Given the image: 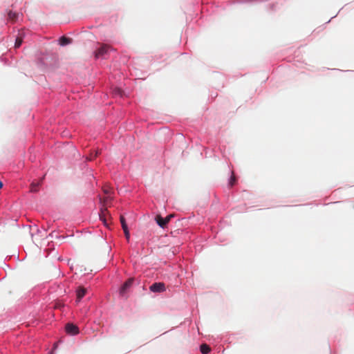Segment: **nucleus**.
<instances>
[{
  "mask_svg": "<svg viewBox=\"0 0 354 354\" xmlns=\"http://www.w3.org/2000/svg\"><path fill=\"white\" fill-rule=\"evenodd\" d=\"M193 268H194V270H196V266H194Z\"/></svg>",
  "mask_w": 354,
  "mask_h": 354,
  "instance_id": "obj_35",
  "label": "nucleus"
},
{
  "mask_svg": "<svg viewBox=\"0 0 354 354\" xmlns=\"http://www.w3.org/2000/svg\"><path fill=\"white\" fill-rule=\"evenodd\" d=\"M120 223L122 225V230L128 228L125 218L123 216H120Z\"/></svg>",
  "mask_w": 354,
  "mask_h": 354,
  "instance_id": "obj_18",
  "label": "nucleus"
},
{
  "mask_svg": "<svg viewBox=\"0 0 354 354\" xmlns=\"http://www.w3.org/2000/svg\"><path fill=\"white\" fill-rule=\"evenodd\" d=\"M22 44V39L20 37H17L15 41V47L19 48Z\"/></svg>",
  "mask_w": 354,
  "mask_h": 354,
  "instance_id": "obj_19",
  "label": "nucleus"
},
{
  "mask_svg": "<svg viewBox=\"0 0 354 354\" xmlns=\"http://www.w3.org/2000/svg\"><path fill=\"white\" fill-rule=\"evenodd\" d=\"M328 349L330 351V354H332V351H331V348H330V343L328 344Z\"/></svg>",
  "mask_w": 354,
  "mask_h": 354,
  "instance_id": "obj_27",
  "label": "nucleus"
},
{
  "mask_svg": "<svg viewBox=\"0 0 354 354\" xmlns=\"http://www.w3.org/2000/svg\"><path fill=\"white\" fill-rule=\"evenodd\" d=\"M80 300H81L80 297H79V300H77V302H80Z\"/></svg>",
  "mask_w": 354,
  "mask_h": 354,
  "instance_id": "obj_36",
  "label": "nucleus"
},
{
  "mask_svg": "<svg viewBox=\"0 0 354 354\" xmlns=\"http://www.w3.org/2000/svg\"><path fill=\"white\" fill-rule=\"evenodd\" d=\"M240 337H241V333L240 332L232 333H226L225 334L217 335L216 337H214L213 340L216 344L220 343L232 344L235 339H238Z\"/></svg>",
  "mask_w": 354,
  "mask_h": 354,
  "instance_id": "obj_2",
  "label": "nucleus"
},
{
  "mask_svg": "<svg viewBox=\"0 0 354 354\" xmlns=\"http://www.w3.org/2000/svg\"><path fill=\"white\" fill-rule=\"evenodd\" d=\"M149 291L153 293H161L166 291V287L162 282H155L149 286Z\"/></svg>",
  "mask_w": 354,
  "mask_h": 354,
  "instance_id": "obj_6",
  "label": "nucleus"
},
{
  "mask_svg": "<svg viewBox=\"0 0 354 354\" xmlns=\"http://www.w3.org/2000/svg\"><path fill=\"white\" fill-rule=\"evenodd\" d=\"M193 268H194V270H196V266H194Z\"/></svg>",
  "mask_w": 354,
  "mask_h": 354,
  "instance_id": "obj_34",
  "label": "nucleus"
},
{
  "mask_svg": "<svg viewBox=\"0 0 354 354\" xmlns=\"http://www.w3.org/2000/svg\"><path fill=\"white\" fill-rule=\"evenodd\" d=\"M7 272L4 267H0V281L6 278Z\"/></svg>",
  "mask_w": 354,
  "mask_h": 354,
  "instance_id": "obj_14",
  "label": "nucleus"
},
{
  "mask_svg": "<svg viewBox=\"0 0 354 354\" xmlns=\"http://www.w3.org/2000/svg\"><path fill=\"white\" fill-rule=\"evenodd\" d=\"M85 291L84 290H81V292L78 294V296L80 297L81 299H83L84 297Z\"/></svg>",
  "mask_w": 354,
  "mask_h": 354,
  "instance_id": "obj_21",
  "label": "nucleus"
},
{
  "mask_svg": "<svg viewBox=\"0 0 354 354\" xmlns=\"http://www.w3.org/2000/svg\"><path fill=\"white\" fill-rule=\"evenodd\" d=\"M71 43V39L68 38L65 36H62L59 39V44L62 46H66Z\"/></svg>",
  "mask_w": 354,
  "mask_h": 354,
  "instance_id": "obj_12",
  "label": "nucleus"
},
{
  "mask_svg": "<svg viewBox=\"0 0 354 354\" xmlns=\"http://www.w3.org/2000/svg\"><path fill=\"white\" fill-rule=\"evenodd\" d=\"M109 214V212L107 210V207H103L102 206L100 209V218L102 222L104 223V225H107L106 216Z\"/></svg>",
  "mask_w": 354,
  "mask_h": 354,
  "instance_id": "obj_8",
  "label": "nucleus"
},
{
  "mask_svg": "<svg viewBox=\"0 0 354 354\" xmlns=\"http://www.w3.org/2000/svg\"><path fill=\"white\" fill-rule=\"evenodd\" d=\"M55 299L53 291L46 286H43L41 290L35 288L24 297H21L14 308L0 315V334L12 329L15 324L22 320L36 321L44 318L46 309L53 307L47 303Z\"/></svg>",
  "mask_w": 354,
  "mask_h": 354,
  "instance_id": "obj_1",
  "label": "nucleus"
},
{
  "mask_svg": "<svg viewBox=\"0 0 354 354\" xmlns=\"http://www.w3.org/2000/svg\"><path fill=\"white\" fill-rule=\"evenodd\" d=\"M123 231H124V233L127 240L129 241V239H130V234H129V229L128 228L124 229Z\"/></svg>",
  "mask_w": 354,
  "mask_h": 354,
  "instance_id": "obj_20",
  "label": "nucleus"
},
{
  "mask_svg": "<svg viewBox=\"0 0 354 354\" xmlns=\"http://www.w3.org/2000/svg\"><path fill=\"white\" fill-rule=\"evenodd\" d=\"M114 93L115 95H122V91L120 89V88H116L115 89L114 91Z\"/></svg>",
  "mask_w": 354,
  "mask_h": 354,
  "instance_id": "obj_22",
  "label": "nucleus"
},
{
  "mask_svg": "<svg viewBox=\"0 0 354 354\" xmlns=\"http://www.w3.org/2000/svg\"><path fill=\"white\" fill-rule=\"evenodd\" d=\"M173 217L174 214H169L165 218H162L160 215H157L156 216V221L160 227L164 228Z\"/></svg>",
  "mask_w": 354,
  "mask_h": 354,
  "instance_id": "obj_7",
  "label": "nucleus"
},
{
  "mask_svg": "<svg viewBox=\"0 0 354 354\" xmlns=\"http://www.w3.org/2000/svg\"><path fill=\"white\" fill-rule=\"evenodd\" d=\"M103 192L105 194H109L111 193V189L109 188H104Z\"/></svg>",
  "mask_w": 354,
  "mask_h": 354,
  "instance_id": "obj_23",
  "label": "nucleus"
},
{
  "mask_svg": "<svg viewBox=\"0 0 354 354\" xmlns=\"http://www.w3.org/2000/svg\"><path fill=\"white\" fill-rule=\"evenodd\" d=\"M3 187V183L1 181H0V188H1Z\"/></svg>",
  "mask_w": 354,
  "mask_h": 354,
  "instance_id": "obj_31",
  "label": "nucleus"
},
{
  "mask_svg": "<svg viewBox=\"0 0 354 354\" xmlns=\"http://www.w3.org/2000/svg\"><path fill=\"white\" fill-rule=\"evenodd\" d=\"M99 47L94 51V56L95 59L104 57L109 52L112 50V47L106 44H98Z\"/></svg>",
  "mask_w": 354,
  "mask_h": 354,
  "instance_id": "obj_4",
  "label": "nucleus"
},
{
  "mask_svg": "<svg viewBox=\"0 0 354 354\" xmlns=\"http://www.w3.org/2000/svg\"><path fill=\"white\" fill-rule=\"evenodd\" d=\"M46 354H57V352L56 351H54L53 350H52L51 348L47 352Z\"/></svg>",
  "mask_w": 354,
  "mask_h": 354,
  "instance_id": "obj_24",
  "label": "nucleus"
},
{
  "mask_svg": "<svg viewBox=\"0 0 354 354\" xmlns=\"http://www.w3.org/2000/svg\"><path fill=\"white\" fill-rule=\"evenodd\" d=\"M151 269H153L155 270L156 272L157 271H159V268H160L161 267H155V266H153V267H150Z\"/></svg>",
  "mask_w": 354,
  "mask_h": 354,
  "instance_id": "obj_25",
  "label": "nucleus"
},
{
  "mask_svg": "<svg viewBox=\"0 0 354 354\" xmlns=\"http://www.w3.org/2000/svg\"><path fill=\"white\" fill-rule=\"evenodd\" d=\"M236 177L234 176V173L233 171H231V176H230V181H229V185L230 187L233 186L235 183H236Z\"/></svg>",
  "mask_w": 354,
  "mask_h": 354,
  "instance_id": "obj_15",
  "label": "nucleus"
},
{
  "mask_svg": "<svg viewBox=\"0 0 354 354\" xmlns=\"http://www.w3.org/2000/svg\"><path fill=\"white\" fill-rule=\"evenodd\" d=\"M39 183H32L30 185V192H37L38 191Z\"/></svg>",
  "mask_w": 354,
  "mask_h": 354,
  "instance_id": "obj_17",
  "label": "nucleus"
},
{
  "mask_svg": "<svg viewBox=\"0 0 354 354\" xmlns=\"http://www.w3.org/2000/svg\"><path fill=\"white\" fill-rule=\"evenodd\" d=\"M64 332L68 336L74 337L80 335V330L74 323L68 322L64 326Z\"/></svg>",
  "mask_w": 354,
  "mask_h": 354,
  "instance_id": "obj_5",
  "label": "nucleus"
},
{
  "mask_svg": "<svg viewBox=\"0 0 354 354\" xmlns=\"http://www.w3.org/2000/svg\"><path fill=\"white\" fill-rule=\"evenodd\" d=\"M140 283V280L136 278H131L128 279L124 283H123L119 288L118 292L122 297H124L126 299L128 297V291Z\"/></svg>",
  "mask_w": 354,
  "mask_h": 354,
  "instance_id": "obj_3",
  "label": "nucleus"
},
{
  "mask_svg": "<svg viewBox=\"0 0 354 354\" xmlns=\"http://www.w3.org/2000/svg\"><path fill=\"white\" fill-rule=\"evenodd\" d=\"M84 270H85V271H87V270H88V269L86 268V267H84Z\"/></svg>",
  "mask_w": 354,
  "mask_h": 354,
  "instance_id": "obj_33",
  "label": "nucleus"
},
{
  "mask_svg": "<svg viewBox=\"0 0 354 354\" xmlns=\"http://www.w3.org/2000/svg\"><path fill=\"white\" fill-rule=\"evenodd\" d=\"M100 150H96L93 153H91L89 156V157L87 158L88 160H93L94 158L97 157L100 153Z\"/></svg>",
  "mask_w": 354,
  "mask_h": 354,
  "instance_id": "obj_16",
  "label": "nucleus"
},
{
  "mask_svg": "<svg viewBox=\"0 0 354 354\" xmlns=\"http://www.w3.org/2000/svg\"><path fill=\"white\" fill-rule=\"evenodd\" d=\"M18 17H19V14L15 12H12V10H10L8 12V19L10 20L12 23L17 21Z\"/></svg>",
  "mask_w": 354,
  "mask_h": 354,
  "instance_id": "obj_9",
  "label": "nucleus"
},
{
  "mask_svg": "<svg viewBox=\"0 0 354 354\" xmlns=\"http://www.w3.org/2000/svg\"><path fill=\"white\" fill-rule=\"evenodd\" d=\"M57 269H58V270H59V273H62V275H64V272L61 270V267H60V266H58V267H57Z\"/></svg>",
  "mask_w": 354,
  "mask_h": 354,
  "instance_id": "obj_26",
  "label": "nucleus"
},
{
  "mask_svg": "<svg viewBox=\"0 0 354 354\" xmlns=\"http://www.w3.org/2000/svg\"><path fill=\"white\" fill-rule=\"evenodd\" d=\"M100 269H97L96 270H95V272H97L98 271H100Z\"/></svg>",
  "mask_w": 354,
  "mask_h": 354,
  "instance_id": "obj_32",
  "label": "nucleus"
},
{
  "mask_svg": "<svg viewBox=\"0 0 354 354\" xmlns=\"http://www.w3.org/2000/svg\"><path fill=\"white\" fill-rule=\"evenodd\" d=\"M111 200H112V198L109 196L104 198L103 199L100 198L102 206L106 207L109 202H110Z\"/></svg>",
  "mask_w": 354,
  "mask_h": 354,
  "instance_id": "obj_13",
  "label": "nucleus"
},
{
  "mask_svg": "<svg viewBox=\"0 0 354 354\" xmlns=\"http://www.w3.org/2000/svg\"><path fill=\"white\" fill-rule=\"evenodd\" d=\"M62 261V259L60 258V257H59L57 258V261H58L57 263H59V262H60V261Z\"/></svg>",
  "mask_w": 354,
  "mask_h": 354,
  "instance_id": "obj_29",
  "label": "nucleus"
},
{
  "mask_svg": "<svg viewBox=\"0 0 354 354\" xmlns=\"http://www.w3.org/2000/svg\"><path fill=\"white\" fill-rule=\"evenodd\" d=\"M353 310H354V306H353Z\"/></svg>",
  "mask_w": 354,
  "mask_h": 354,
  "instance_id": "obj_37",
  "label": "nucleus"
},
{
  "mask_svg": "<svg viewBox=\"0 0 354 354\" xmlns=\"http://www.w3.org/2000/svg\"><path fill=\"white\" fill-rule=\"evenodd\" d=\"M69 268H70L72 271H73V270H74L75 267L71 266V267H69Z\"/></svg>",
  "mask_w": 354,
  "mask_h": 354,
  "instance_id": "obj_30",
  "label": "nucleus"
},
{
  "mask_svg": "<svg viewBox=\"0 0 354 354\" xmlns=\"http://www.w3.org/2000/svg\"><path fill=\"white\" fill-rule=\"evenodd\" d=\"M199 351L202 354H209L211 351L209 347L207 344L199 345Z\"/></svg>",
  "mask_w": 354,
  "mask_h": 354,
  "instance_id": "obj_11",
  "label": "nucleus"
},
{
  "mask_svg": "<svg viewBox=\"0 0 354 354\" xmlns=\"http://www.w3.org/2000/svg\"><path fill=\"white\" fill-rule=\"evenodd\" d=\"M8 268L10 270H15V268L16 267H11V266H9V267H8Z\"/></svg>",
  "mask_w": 354,
  "mask_h": 354,
  "instance_id": "obj_28",
  "label": "nucleus"
},
{
  "mask_svg": "<svg viewBox=\"0 0 354 354\" xmlns=\"http://www.w3.org/2000/svg\"><path fill=\"white\" fill-rule=\"evenodd\" d=\"M64 339H59L57 341H56L52 346L51 349L54 351L57 352L58 349L59 348L60 345L64 344Z\"/></svg>",
  "mask_w": 354,
  "mask_h": 354,
  "instance_id": "obj_10",
  "label": "nucleus"
}]
</instances>
